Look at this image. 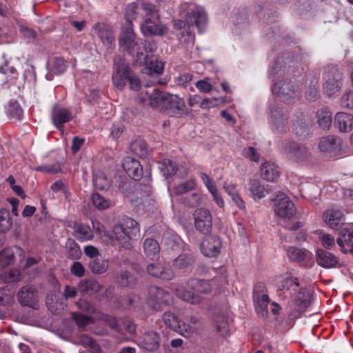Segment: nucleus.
I'll use <instances>...</instances> for the list:
<instances>
[{"label":"nucleus","mask_w":353,"mask_h":353,"mask_svg":"<svg viewBox=\"0 0 353 353\" xmlns=\"http://www.w3.org/2000/svg\"><path fill=\"white\" fill-rule=\"evenodd\" d=\"M141 8L144 12V17L141 24V31L144 36H161L166 32V27L163 25L159 10L154 4L143 2Z\"/></svg>","instance_id":"nucleus-1"},{"label":"nucleus","mask_w":353,"mask_h":353,"mask_svg":"<svg viewBox=\"0 0 353 353\" xmlns=\"http://www.w3.org/2000/svg\"><path fill=\"white\" fill-rule=\"evenodd\" d=\"M208 23V17L203 8L195 3H190L187 6L185 14L184 27L188 26V30L190 28L196 27L199 33L205 31ZM185 33L188 41L193 42L194 34L190 30H186Z\"/></svg>","instance_id":"nucleus-2"},{"label":"nucleus","mask_w":353,"mask_h":353,"mask_svg":"<svg viewBox=\"0 0 353 353\" xmlns=\"http://www.w3.org/2000/svg\"><path fill=\"white\" fill-rule=\"evenodd\" d=\"M114 240L121 243H125L129 240H136L140 236V228L134 219L125 216L121 222L112 228Z\"/></svg>","instance_id":"nucleus-3"},{"label":"nucleus","mask_w":353,"mask_h":353,"mask_svg":"<svg viewBox=\"0 0 353 353\" xmlns=\"http://www.w3.org/2000/svg\"><path fill=\"white\" fill-rule=\"evenodd\" d=\"M272 92L277 95L281 101L286 103H290L299 97L301 88L296 81L285 79L274 82Z\"/></svg>","instance_id":"nucleus-4"},{"label":"nucleus","mask_w":353,"mask_h":353,"mask_svg":"<svg viewBox=\"0 0 353 353\" xmlns=\"http://www.w3.org/2000/svg\"><path fill=\"white\" fill-rule=\"evenodd\" d=\"M323 79V90L328 97H332L341 90L343 85L342 74L336 66L327 67Z\"/></svg>","instance_id":"nucleus-5"},{"label":"nucleus","mask_w":353,"mask_h":353,"mask_svg":"<svg viewBox=\"0 0 353 353\" xmlns=\"http://www.w3.org/2000/svg\"><path fill=\"white\" fill-rule=\"evenodd\" d=\"M168 94V93H163L156 88H149L139 94L138 100L143 106H150L152 108L164 110Z\"/></svg>","instance_id":"nucleus-6"},{"label":"nucleus","mask_w":353,"mask_h":353,"mask_svg":"<svg viewBox=\"0 0 353 353\" xmlns=\"http://www.w3.org/2000/svg\"><path fill=\"white\" fill-rule=\"evenodd\" d=\"M219 272L220 275L214 276L211 281L192 278L188 281V285L198 293L207 294L212 290L213 285L219 287L225 281L227 278L225 268L220 267Z\"/></svg>","instance_id":"nucleus-7"},{"label":"nucleus","mask_w":353,"mask_h":353,"mask_svg":"<svg viewBox=\"0 0 353 353\" xmlns=\"http://www.w3.org/2000/svg\"><path fill=\"white\" fill-rule=\"evenodd\" d=\"M172 295L164 289L151 285L148 289V305L154 310H161L163 305L172 303Z\"/></svg>","instance_id":"nucleus-8"},{"label":"nucleus","mask_w":353,"mask_h":353,"mask_svg":"<svg viewBox=\"0 0 353 353\" xmlns=\"http://www.w3.org/2000/svg\"><path fill=\"white\" fill-rule=\"evenodd\" d=\"M166 101L163 111L170 116L180 118L192 112L185 100L178 95L169 94Z\"/></svg>","instance_id":"nucleus-9"},{"label":"nucleus","mask_w":353,"mask_h":353,"mask_svg":"<svg viewBox=\"0 0 353 353\" xmlns=\"http://www.w3.org/2000/svg\"><path fill=\"white\" fill-rule=\"evenodd\" d=\"M272 201L274 203V213L282 219H290L296 214L294 203L283 192H279Z\"/></svg>","instance_id":"nucleus-10"},{"label":"nucleus","mask_w":353,"mask_h":353,"mask_svg":"<svg viewBox=\"0 0 353 353\" xmlns=\"http://www.w3.org/2000/svg\"><path fill=\"white\" fill-rule=\"evenodd\" d=\"M132 70L128 63L123 61H119L114 63L113 66L112 83L119 90H123L128 81Z\"/></svg>","instance_id":"nucleus-11"},{"label":"nucleus","mask_w":353,"mask_h":353,"mask_svg":"<svg viewBox=\"0 0 353 353\" xmlns=\"http://www.w3.org/2000/svg\"><path fill=\"white\" fill-rule=\"evenodd\" d=\"M287 255L291 261L305 268H312L314 263L312 253L306 249L290 246L287 250Z\"/></svg>","instance_id":"nucleus-12"},{"label":"nucleus","mask_w":353,"mask_h":353,"mask_svg":"<svg viewBox=\"0 0 353 353\" xmlns=\"http://www.w3.org/2000/svg\"><path fill=\"white\" fill-rule=\"evenodd\" d=\"M50 118L55 128L61 130L63 128L65 123L70 122L72 119V114L69 108L56 103L52 107Z\"/></svg>","instance_id":"nucleus-13"},{"label":"nucleus","mask_w":353,"mask_h":353,"mask_svg":"<svg viewBox=\"0 0 353 353\" xmlns=\"http://www.w3.org/2000/svg\"><path fill=\"white\" fill-rule=\"evenodd\" d=\"M193 215L196 229L203 234H209L212 227L211 212L207 209L199 208L195 210Z\"/></svg>","instance_id":"nucleus-14"},{"label":"nucleus","mask_w":353,"mask_h":353,"mask_svg":"<svg viewBox=\"0 0 353 353\" xmlns=\"http://www.w3.org/2000/svg\"><path fill=\"white\" fill-rule=\"evenodd\" d=\"M315 256L317 264L325 269L339 268L342 266L339 257L328 250L318 248Z\"/></svg>","instance_id":"nucleus-15"},{"label":"nucleus","mask_w":353,"mask_h":353,"mask_svg":"<svg viewBox=\"0 0 353 353\" xmlns=\"http://www.w3.org/2000/svg\"><path fill=\"white\" fill-rule=\"evenodd\" d=\"M222 242L216 235L205 236L201 243V253L207 257H216L221 252Z\"/></svg>","instance_id":"nucleus-16"},{"label":"nucleus","mask_w":353,"mask_h":353,"mask_svg":"<svg viewBox=\"0 0 353 353\" xmlns=\"http://www.w3.org/2000/svg\"><path fill=\"white\" fill-rule=\"evenodd\" d=\"M95 34L99 37L108 50L115 46V37L112 28L104 23H97L93 27Z\"/></svg>","instance_id":"nucleus-17"},{"label":"nucleus","mask_w":353,"mask_h":353,"mask_svg":"<svg viewBox=\"0 0 353 353\" xmlns=\"http://www.w3.org/2000/svg\"><path fill=\"white\" fill-rule=\"evenodd\" d=\"M269 123L279 132L285 131L288 123V115L276 105H271L269 112Z\"/></svg>","instance_id":"nucleus-18"},{"label":"nucleus","mask_w":353,"mask_h":353,"mask_svg":"<svg viewBox=\"0 0 353 353\" xmlns=\"http://www.w3.org/2000/svg\"><path fill=\"white\" fill-rule=\"evenodd\" d=\"M139 345L149 352L157 350L161 345L160 334L154 330L145 331L139 339Z\"/></svg>","instance_id":"nucleus-19"},{"label":"nucleus","mask_w":353,"mask_h":353,"mask_svg":"<svg viewBox=\"0 0 353 353\" xmlns=\"http://www.w3.org/2000/svg\"><path fill=\"white\" fill-rule=\"evenodd\" d=\"M336 241L343 253L349 252L353 254V228L351 226L342 228Z\"/></svg>","instance_id":"nucleus-20"},{"label":"nucleus","mask_w":353,"mask_h":353,"mask_svg":"<svg viewBox=\"0 0 353 353\" xmlns=\"http://www.w3.org/2000/svg\"><path fill=\"white\" fill-rule=\"evenodd\" d=\"M123 168L126 174L135 181L140 180L143 174L140 162L130 157H126L123 162Z\"/></svg>","instance_id":"nucleus-21"},{"label":"nucleus","mask_w":353,"mask_h":353,"mask_svg":"<svg viewBox=\"0 0 353 353\" xmlns=\"http://www.w3.org/2000/svg\"><path fill=\"white\" fill-rule=\"evenodd\" d=\"M17 299L21 305L34 308L37 302V291L32 286H23L19 291Z\"/></svg>","instance_id":"nucleus-22"},{"label":"nucleus","mask_w":353,"mask_h":353,"mask_svg":"<svg viewBox=\"0 0 353 353\" xmlns=\"http://www.w3.org/2000/svg\"><path fill=\"white\" fill-rule=\"evenodd\" d=\"M134 31L131 26H128L123 28L119 37V44L123 50L133 52V46L138 40Z\"/></svg>","instance_id":"nucleus-23"},{"label":"nucleus","mask_w":353,"mask_h":353,"mask_svg":"<svg viewBox=\"0 0 353 353\" xmlns=\"http://www.w3.org/2000/svg\"><path fill=\"white\" fill-rule=\"evenodd\" d=\"M147 272L154 277L165 281H170L174 277V274L170 268L164 267L160 263H152L147 265Z\"/></svg>","instance_id":"nucleus-24"},{"label":"nucleus","mask_w":353,"mask_h":353,"mask_svg":"<svg viewBox=\"0 0 353 353\" xmlns=\"http://www.w3.org/2000/svg\"><path fill=\"white\" fill-rule=\"evenodd\" d=\"M323 218L330 228L334 230H337L345 222L343 212L338 209H331L325 211Z\"/></svg>","instance_id":"nucleus-25"},{"label":"nucleus","mask_w":353,"mask_h":353,"mask_svg":"<svg viewBox=\"0 0 353 353\" xmlns=\"http://www.w3.org/2000/svg\"><path fill=\"white\" fill-rule=\"evenodd\" d=\"M77 288L82 295H92L99 292L103 288V285L93 278H88L81 280Z\"/></svg>","instance_id":"nucleus-26"},{"label":"nucleus","mask_w":353,"mask_h":353,"mask_svg":"<svg viewBox=\"0 0 353 353\" xmlns=\"http://www.w3.org/2000/svg\"><path fill=\"white\" fill-rule=\"evenodd\" d=\"M334 125L341 132H348L353 128V115L343 112H338L334 118Z\"/></svg>","instance_id":"nucleus-27"},{"label":"nucleus","mask_w":353,"mask_h":353,"mask_svg":"<svg viewBox=\"0 0 353 353\" xmlns=\"http://www.w3.org/2000/svg\"><path fill=\"white\" fill-rule=\"evenodd\" d=\"M73 228V236L81 242L92 240L94 237L93 231L88 225L75 223Z\"/></svg>","instance_id":"nucleus-28"},{"label":"nucleus","mask_w":353,"mask_h":353,"mask_svg":"<svg viewBox=\"0 0 353 353\" xmlns=\"http://www.w3.org/2000/svg\"><path fill=\"white\" fill-rule=\"evenodd\" d=\"M250 191L252 194L254 199H262L270 194L272 189L269 185H263L260 181L252 179L250 181Z\"/></svg>","instance_id":"nucleus-29"},{"label":"nucleus","mask_w":353,"mask_h":353,"mask_svg":"<svg viewBox=\"0 0 353 353\" xmlns=\"http://www.w3.org/2000/svg\"><path fill=\"white\" fill-rule=\"evenodd\" d=\"M261 174L263 179L273 182L280 176V170L274 163L265 162L261 165Z\"/></svg>","instance_id":"nucleus-30"},{"label":"nucleus","mask_w":353,"mask_h":353,"mask_svg":"<svg viewBox=\"0 0 353 353\" xmlns=\"http://www.w3.org/2000/svg\"><path fill=\"white\" fill-rule=\"evenodd\" d=\"M143 250L146 256L151 260H154L159 254L160 246L155 239L147 238L143 242Z\"/></svg>","instance_id":"nucleus-31"},{"label":"nucleus","mask_w":353,"mask_h":353,"mask_svg":"<svg viewBox=\"0 0 353 353\" xmlns=\"http://www.w3.org/2000/svg\"><path fill=\"white\" fill-rule=\"evenodd\" d=\"M108 261L105 260L101 255L95 259H90L88 266L90 270L97 274H101L106 272L108 268Z\"/></svg>","instance_id":"nucleus-32"},{"label":"nucleus","mask_w":353,"mask_h":353,"mask_svg":"<svg viewBox=\"0 0 353 353\" xmlns=\"http://www.w3.org/2000/svg\"><path fill=\"white\" fill-rule=\"evenodd\" d=\"M134 44L135 45L133 46V52H131V51H128V53L130 55L136 57L137 61L147 63L148 54L144 46V40L139 38Z\"/></svg>","instance_id":"nucleus-33"},{"label":"nucleus","mask_w":353,"mask_h":353,"mask_svg":"<svg viewBox=\"0 0 353 353\" xmlns=\"http://www.w3.org/2000/svg\"><path fill=\"white\" fill-rule=\"evenodd\" d=\"M317 123L323 130H328L331 126L332 114L327 108H323L316 112Z\"/></svg>","instance_id":"nucleus-34"},{"label":"nucleus","mask_w":353,"mask_h":353,"mask_svg":"<svg viewBox=\"0 0 353 353\" xmlns=\"http://www.w3.org/2000/svg\"><path fill=\"white\" fill-rule=\"evenodd\" d=\"M254 308L258 316L267 318L268 316V303L270 299L268 295L261 296L260 299H253Z\"/></svg>","instance_id":"nucleus-35"},{"label":"nucleus","mask_w":353,"mask_h":353,"mask_svg":"<svg viewBox=\"0 0 353 353\" xmlns=\"http://www.w3.org/2000/svg\"><path fill=\"white\" fill-rule=\"evenodd\" d=\"M163 319L165 324L170 329L179 333L182 332L181 325L183 322L173 313L170 312H164Z\"/></svg>","instance_id":"nucleus-36"},{"label":"nucleus","mask_w":353,"mask_h":353,"mask_svg":"<svg viewBox=\"0 0 353 353\" xmlns=\"http://www.w3.org/2000/svg\"><path fill=\"white\" fill-rule=\"evenodd\" d=\"M214 323L216 326V331L222 336H226L228 334V319L223 314H218L214 319Z\"/></svg>","instance_id":"nucleus-37"},{"label":"nucleus","mask_w":353,"mask_h":353,"mask_svg":"<svg viewBox=\"0 0 353 353\" xmlns=\"http://www.w3.org/2000/svg\"><path fill=\"white\" fill-rule=\"evenodd\" d=\"M93 183L94 187L99 190H108L111 185L110 179L102 172L94 174Z\"/></svg>","instance_id":"nucleus-38"},{"label":"nucleus","mask_w":353,"mask_h":353,"mask_svg":"<svg viewBox=\"0 0 353 353\" xmlns=\"http://www.w3.org/2000/svg\"><path fill=\"white\" fill-rule=\"evenodd\" d=\"M50 71L54 74L59 75L64 73L68 65L66 61L62 57H55L50 61Z\"/></svg>","instance_id":"nucleus-39"},{"label":"nucleus","mask_w":353,"mask_h":353,"mask_svg":"<svg viewBox=\"0 0 353 353\" xmlns=\"http://www.w3.org/2000/svg\"><path fill=\"white\" fill-rule=\"evenodd\" d=\"M92 201L94 206L100 210L108 209L114 205V203L110 199H106L97 192L92 194Z\"/></svg>","instance_id":"nucleus-40"},{"label":"nucleus","mask_w":353,"mask_h":353,"mask_svg":"<svg viewBox=\"0 0 353 353\" xmlns=\"http://www.w3.org/2000/svg\"><path fill=\"white\" fill-rule=\"evenodd\" d=\"M117 281L122 287L132 288L137 284V279L134 275L127 270L121 272Z\"/></svg>","instance_id":"nucleus-41"},{"label":"nucleus","mask_w":353,"mask_h":353,"mask_svg":"<svg viewBox=\"0 0 353 353\" xmlns=\"http://www.w3.org/2000/svg\"><path fill=\"white\" fill-rule=\"evenodd\" d=\"M80 342L83 347L89 348L91 353H101L100 345L93 338L88 334L81 335L80 337Z\"/></svg>","instance_id":"nucleus-42"},{"label":"nucleus","mask_w":353,"mask_h":353,"mask_svg":"<svg viewBox=\"0 0 353 353\" xmlns=\"http://www.w3.org/2000/svg\"><path fill=\"white\" fill-rule=\"evenodd\" d=\"M294 131L299 137H305L309 132L308 125L302 114H301V118L297 117V119L294 123Z\"/></svg>","instance_id":"nucleus-43"},{"label":"nucleus","mask_w":353,"mask_h":353,"mask_svg":"<svg viewBox=\"0 0 353 353\" xmlns=\"http://www.w3.org/2000/svg\"><path fill=\"white\" fill-rule=\"evenodd\" d=\"M92 224L94 230L101 238H104L105 240H114L113 232L110 234L107 231L105 226L100 221L97 219H94L92 220Z\"/></svg>","instance_id":"nucleus-44"},{"label":"nucleus","mask_w":353,"mask_h":353,"mask_svg":"<svg viewBox=\"0 0 353 353\" xmlns=\"http://www.w3.org/2000/svg\"><path fill=\"white\" fill-rule=\"evenodd\" d=\"M194 258L191 254H181L173 261V266L178 269H185L192 264Z\"/></svg>","instance_id":"nucleus-45"},{"label":"nucleus","mask_w":353,"mask_h":353,"mask_svg":"<svg viewBox=\"0 0 353 353\" xmlns=\"http://www.w3.org/2000/svg\"><path fill=\"white\" fill-rule=\"evenodd\" d=\"M319 148L322 152H330L336 149V139L334 136L323 137L319 143Z\"/></svg>","instance_id":"nucleus-46"},{"label":"nucleus","mask_w":353,"mask_h":353,"mask_svg":"<svg viewBox=\"0 0 353 353\" xmlns=\"http://www.w3.org/2000/svg\"><path fill=\"white\" fill-rule=\"evenodd\" d=\"M176 292L179 297H181L183 301L191 304L199 303L201 301V297L198 294H195L191 291L183 289H178Z\"/></svg>","instance_id":"nucleus-47"},{"label":"nucleus","mask_w":353,"mask_h":353,"mask_svg":"<svg viewBox=\"0 0 353 353\" xmlns=\"http://www.w3.org/2000/svg\"><path fill=\"white\" fill-rule=\"evenodd\" d=\"M12 224L10 216V212L7 209L0 210V232H6L8 231Z\"/></svg>","instance_id":"nucleus-48"},{"label":"nucleus","mask_w":353,"mask_h":353,"mask_svg":"<svg viewBox=\"0 0 353 353\" xmlns=\"http://www.w3.org/2000/svg\"><path fill=\"white\" fill-rule=\"evenodd\" d=\"M0 72L7 76L8 81L16 80L19 76L15 68L8 61H6L3 65L0 66Z\"/></svg>","instance_id":"nucleus-49"},{"label":"nucleus","mask_w":353,"mask_h":353,"mask_svg":"<svg viewBox=\"0 0 353 353\" xmlns=\"http://www.w3.org/2000/svg\"><path fill=\"white\" fill-rule=\"evenodd\" d=\"M225 103V98L219 97V98H205L201 99L200 102V108L201 109H210L216 106H219L223 105Z\"/></svg>","instance_id":"nucleus-50"},{"label":"nucleus","mask_w":353,"mask_h":353,"mask_svg":"<svg viewBox=\"0 0 353 353\" xmlns=\"http://www.w3.org/2000/svg\"><path fill=\"white\" fill-rule=\"evenodd\" d=\"M23 114V110L20 104L17 102H10L8 108V115L10 118L20 120Z\"/></svg>","instance_id":"nucleus-51"},{"label":"nucleus","mask_w":353,"mask_h":353,"mask_svg":"<svg viewBox=\"0 0 353 353\" xmlns=\"http://www.w3.org/2000/svg\"><path fill=\"white\" fill-rule=\"evenodd\" d=\"M318 88L319 81L316 79L314 78L305 92V98L309 101H315L318 97Z\"/></svg>","instance_id":"nucleus-52"},{"label":"nucleus","mask_w":353,"mask_h":353,"mask_svg":"<svg viewBox=\"0 0 353 353\" xmlns=\"http://www.w3.org/2000/svg\"><path fill=\"white\" fill-rule=\"evenodd\" d=\"M137 10L138 5L134 2L131 3L127 6L125 11V18L126 21L129 22V26H132V21L137 19Z\"/></svg>","instance_id":"nucleus-53"},{"label":"nucleus","mask_w":353,"mask_h":353,"mask_svg":"<svg viewBox=\"0 0 353 353\" xmlns=\"http://www.w3.org/2000/svg\"><path fill=\"white\" fill-rule=\"evenodd\" d=\"M192 77L193 75L191 73H182L174 78V82L178 86L187 88L192 80Z\"/></svg>","instance_id":"nucleus-54"},{"label":"nucleus","mask_w":353,"mask_h":353,"mask_svg":"<svg viewBox=\"0 0 353 353\" xmlns=\"http://www.w3.org/2000/svg\"><path fill=\"white\" fill-rule=\"evenodd\" d=\"M163 165H164L163 169V175L167 178L168 176L177 174L179 168L174 161L171 160H165Z\"/></svg>","instance_id":"nucleus-55"},{"label":"nucleus","mask_w":353,"mask_h":353,"mask_svg":"<svg viewBox=\"0 0 353 353\" xmlns=\"http://www.w3.org/2000/svg\"><path fill=\"white\" fill-rule=\"evenodd\" d=\"M305 289H301L294 299L296 305L301 309L306 308L310 303L307 296L305 294Z\"/></svg>","instance_id":"nucleus-56"},{"label":"nucleus","mask_w":353,"mask_h":353,"mask_svg":"<svg viewBox=\"0 0 353 353\" xmlns=\"http://www.w3.org/2000/svg\"><path fill=\"white\" fill-rule=\"evenodd\" d=\"M195 187L194 180L186 181L185 182L178 185L175 189V193L178 195L183 194L189 191L192 190Z\"/></svg>","instance_id":"nucleus-57"},{"label":"nucleus","mask_w":353,"mask_h":353,"mask_svg":"<svg viewBox=\"0 0 353 353\" xmlns=\"http://www.w3.org/2000/svg\"><path fill=\"white\" fill-rule=\"evenodd\" d=\"M242 155L252 161L259 162L260 160L259 153L252 146L245 148L242 151Z\"/></svg>","instance_id":"nucleus-58"},{"label":"nucleus","mask_w":353,"mask_h":353,"mask_svg":"<svg viewBox=\"0 0 353 353\" xmlns=\"http://www.w3.org/2000/svg\"><path fill=\"white\" fill-rule=\"evenodd\" d=\"M340 105L342 108L353 109V91L349 90L343 93Z\"/></svg>","instance_id":"nucleus-59"},{"label":"nucleus","mask_w":353,"mask_h":353,"mask_svg":"<svg viewBox=\"0 0 353 353\" xmlns=\"http://www.w3.org/2000/svg\"><path fill=\"white\" fill-rule=\"evenodd\" d=\"M268 295V289L263 282H257L254 286L252 297L253 299H260L261 296Z\"/></svg>","instance_id":"nucleus-60"},{"label":"nucleus","mask_w":353,"mask_h":353,"mask_svg":"<svg viewBox=\"0 0 353 353\" xmlns=\"http://www.w3.org/2000/svg\"><path fill=\"white\" fill-rule=\"evenodd\" d=\"M132 147L137 155L141 157L147 155V144L144 141H136L132 143Z\"/></svg>","instance_id":"nucleus-61"},{"label":"nucleus","mask_w":353,"mask_h":353,"mask_svg":"<svg viewBox=\"0 0 353 353\" xmlns=\"http://www.w3.org/2000/svg\"><path fill=\"white\" fill-rule=\"evenodd\" d=\"M81 255V252L79 246L74 241H72L69 244L68 257L71 259H77Z\"/></svg>","instance_id":"nucleus-62"},{"label":"nucleus","mask_w":353,"mask_h":353,"mask_svg":"<svg viewBox=\"0 0 353 353\" xmlns=\"http://www.w3.org/2000/svg\"><path fill=\"white\" fill-rule=\"evenodd\" d=\"M200 195L197 193H192L183 199V203L188 207L194 208L200 203Z\"/></svg>","instance_id":"nucleus-63"},{"label":"nucleus","mask_w":353,"mask_h":353,"mask_svg":"<svg viewBox=\"0 0 353 353\" xmlns=\"http://www.w3.org/2000/svg\"><path fill=\"white\" fill-rule=\"evenodd\" d=\"M1 279L5 283H15L19 280V274L16 270H10L1 274Z\"/></svg>","instance_id":"nucleus-64"}]
</instances>
